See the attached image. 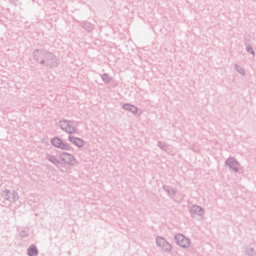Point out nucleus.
Listing matches in <instances>:
<instances>
[{
    "instance_id": "obj_10",
    "label": "nucleus",
    "mask_w": 256,
    "mask_h": 256,
    "mask_svg": "<svg viewBox=\"0 0 256 256\" xmlns=\"http://www.w3.org/2000/svg\"><path fill=\"white\" fill-rule=\"evenodd\" d=\"M227 165H237V163L235 161H233V159H228L227 160Z\"/></svg>"
},
{
    "instance_id": "obj_7",
    "label": "nucleus",
    "mask_w": 256,
    "mask_h": 256,
    "mask_svg": "<svg viewBox=\"0 0 256 256\" xmlns=\"http://www.w3.org/2000/svg\"><path fill=\"white\" fill-rule=\"evenodd\" d=\"M28 255L29 256H35L37 255V248L35 246H32L28 249Z\"/></svg>"
},
{
    "instance_id": "obj_5",
    "label": "nucleus",
    "mask_w": 256,
    "mask_h": 256,
    "mask_svg": "<svg viewBox=\"0 0 256 256\" xmlns=\"http://www.w3.org/2000/svg\"><path fill=\"white\" fill-rule=\"evenodd\" d=\"M157 244H158L159 246H161L164 251H169V250H171V245H169V243H167V241H165V239L159 238V239L157 240Z\"/></svg>"
},
{
    "instance_id": "obj_1",
    "label": "nucleus",
    "mask_w": 256,
    "mask_h": 256,
    "mask_svg": "<svg viewBox=\"0 0 256 256\" xmlns=\"http://www.w3.org/2000/svg\"><path fill=\"white\" fill-rule=\"evenodd\" d=\"M175 239H176V243L180 247H189V245H190L189 240L183 234L176 235Z\"/></svg>"
},
{
    "instance_id": "obj_9",
    "label": "nucleus",
    "mask_w": 256,
    "mask_h": 256,
    "mask_svg": "<svg viewBox=\"0 0 256 256\" xmlns=\"http://www.w3.org/2000/svg\"><path fill=\"white\" fill-rule=\"evenodd\" d=\"M199 211H201V208H200L199 206H194V207L192 208V213H197V212H199Z\"/></svg>"
},
{
    "instance_id": "obj_4",
    "label": "nucleus",
    "mask_w": 256,
    "mask_h": 256,
    "mask_svg": "<svg viewBox=\"0 0 256 256\" xmlns=\"http://www.w3.org/2000/svg\"><path fill=\"white\" fill-rule=\"evenodd\" d=\"M52 145L54 147H58L59 149H67V144L63 143V141L59 138H53Z\"/></svg>"
},
{
    "instance_id": "obj_3",
    "label": "nucleus",
    "mask_w": 256,
    "mask_h": 256,
    "mask_svg": "<svg viewBox=\"0 0 256 256\" xmlns=\"http://www.w3.org/2000/svg\"><path fill=\"white\" fill-rule=\"evenodd\" d=\"M61 128L66 131V133H75V127L71 126V124L67 121H62L60 123Z\"/></svg>"
},
{
    "instance_id": "obj_6",
    "label": "nucleus",
    "mask_w": 256,
    "mask_h": 256,
    "mask_svg": "<svg viewBox=\"0 0 256 256\" xmlns=\"http://www.w3.org/2000/svg\"><path fill=\"white\" fill-rule=\"evenodd\" d=\"M69 141H71V143L76 145V147H83V140H81L80 138L71 136L69 138Z\"/></svg>"
},
{
    "instance_id": "obj_8",
    "label": "nucleus",
    "mask_w": 256,
    "mask_h": 256,
    "mask_svg": "<svg viewBox=\"0 0 256 256\" xmlns=\"http://www.w3.org/2000/svg\"><path fill=\"white\" fill-rule=\"evenodd\" d=\"M124 108L130 109V111H132L133 113H137V108H135V106L125 105Z\"/></svg>"
},
{
    "instance_id": "obj_2",
    "label": "nucleus",
    "mask_w": 256,
    "mask_h": 256,
    "mask_svg": "<svg viewBox=\"0 0 256 256\" xmlns=\"http://www.w3.org/2000/svg\"><path fill=\"white\" fill-rule=\"evenodd\" d=\"M61 159L67 165H75V158L71 154L64 153L61 155Z\"/></svg>"
}]
</instances>
